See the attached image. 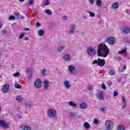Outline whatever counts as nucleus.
<instances>
[{
  "instance_id": "obj_40",
  "label": "nucleus",
  "mask_w": 130,
  "mask_h": 130,
  "mask_svg": "<svg viewBox=\"0 0 130 130\" xmlns=\"http://www.w3.org/2000/svg\"><path fill=\"white\" fill-rule=\"evenodd\" d=\"M118 95V92L117 91H114L113 96L114 97H116Z\"/></svg>"
},
{
  "instance_id": "obj_5",
  "label": "nucleus",
  "mask_w": 130,
  "mask_h": 130,
  "mask_svg": "<svg viewBox=\"0 0 130 130\" xmlns=\"http://www.w3.org/2000/svg\"><path fill=\"white\" fill-rule=\"evenodd\" d=\"M75 33H76V26H75V24H71L70 26L68 34L69 35H72L75 34Z\"/></svg>"
},
{
  "instance_id": "obj_52",
  "label": "nucleus",
  "mask_w": 130,
  "mask_h": 130,
  "mask_svg": "<svg viewBox=\"0 0 130 130\" xmlns=\"http://www.w3.org/2000/svg\"><path fill=\"white\" fill-rule=\"evenodd\" d=\"M11 67L12 69H15V64H11Z\"/></svg>"
},
{
  "instance_id": "obj_42",
  "label": "nucleus",
  "mask_w": 130,
  "mask_h": 130,
  "mask_svg": "<svg viewBox=\"0 0 130 130\" xmlns=\"http://www.w3.org/2000/svg\"><path fill=\"white\" fill-rule=\"evenodd\" d=\"M93 122L95 124H98V120L97 119H94Z\"/></svg>"
},
{
  "instance_id": "obj_53",
  "label": "nucleus",
  "mask_w": 130,
  "mask_h": 130,
  "mask_svg": "<svg viewBox=\"0 0 130 130\" xmlns=\"http://www.w3.org/2000/svg\"><path fill=\"white\" fill-rule=\"evenodd\" d=\"M6 32H7V30H4L2 31V33H3V34H5V33H6Z\"/></svg>"
},
{
  "instance_id": "obj_37",
  "label": "nucleus",
  "mask_w": 130,
  "mask_h": 130,
  "mask_svg": "<svg viewBox=\"0 0 130 130\" xmlns=\"http://www.w3.org/2000/svg\"><path fill=\"white\" fill-rule=\"evenodd\" d=\"M100 110L102 112H105L106 111V108H100Z\"/></svg>"
},
{
  "instance_id": "obj_43",
  "label": "nucleus",
  "mask_w": 130,
  "mask_h": 130,
  "mask_svg": "<svg viewBox=\"0 0 130 130\" xmlns=\"http://www.w3.org/2000/svg\"><path fill=\"white\" fill-rule=\"evenodd\" d=\"M14 15L16 16V17H17V18H19L20 14L18 13H14Z\"/></svg>"
},
{
  "instance_id": "obj_56",
  "label": "nucleus",
  "mask_w": 130,
  "mask_h": 130,
  "mask_svg": "<svg viewBox=\"0 0 130 130\" xmlns=\"http://www.w3.org/2000/svg\"><path fill=\"white\" fill-rule=\"evenodd\" d=\"M126 69V66H124V70H125Z\"/></svg>"
},
{
  "instance_id": "obj_47",
  "label": "nucleus",
  "mask_w": 130,
  "mask_h": 130,
  "mask_svg": "<svg viewBox=\"0 0 130 130\" xmlns=\"http://www.w3.org/2000/svg\"><path fill=\"white\" fill-rule=\"evenodd\" d=\"M63 20H68V19H69V17H68V16H64L63 17Z\"/></svg>"
},
{
  "instance_id": "obj_39",
  "label": "nucleus",
  "mask_w": 130,
  "mask_h": 130,
  "mask_svg": "<svg viewBox=\"0 0 130 130\" xmlns=\"http://www.w3.org/2000/svg\"><path fill=\"white\" fill-rule=\"evenodd\" d=\"M13 77H18V76H20V73L17 72L16 73L13 74Z\"/></svg>"
},
{
  "instance_id": "obj_44",
  "label": "nucleus",
  "mask_w": 130,
  "mask_h": 130,
  "mask_svg": "<svg viewBox=\"0 0 130 130\" xmlns=\"http://www.w3.org/2000/svg\"><path fill=\"white\" fill-rule=\"evenodd\" d=\"M9 20H15V16H10Z\"/></svg>"
},
{
  "instance_id": "obj_51",
  "label": "nucleus",
  "mask_w": 130,
  "mask_h": 130,
  "mask_svg": "<svg viewBox=\"0 0 130 130\" xmlns=\"http://www.w3.org/2000/svg\"><path fill=\"white\" fill-rule=\"evenodd\" d=\"M88 90H92V89H93V86H88Z\"/></svg>"
},
{
  "instance_id": "obj_12",
  "label": "nucleus",
  "mask_w": 130,
  "mask_h": 130,
  "mask_svg": "<svg viewBox=\"0 0 130 130\" xmlns=\"http://www.w3.org/2000/svg\"><path fill=\"white\" fill-rule=\"evenodd\" d=\"M63 84L66 89H70V88L71 87V84L70 83V81H69V80H64L63 82Z\"/></svg>"
},
{
  "instance_id": "obj_63",
  "label": "nucleus",
  "mask_w": 130,
  "mask_h": 130,
  "mask_svg": "<svg viewBox=\"0 0 130 130\" xmlns=\"http://www.w3.org/2000/svg\"><path fill=\"white\" fill-rule=\"evenodd\" d=\"M31 106V105L30 106Z\"/></svg>"
},
{
  "instance_id": "obj_34",
  "label": "nucleus",
  "mask_w": 130,
  "mask_h": 130,
  "mask_svg": "<svg viewBox=\"0 0 130 130\" xmlns=\"http://www.w3.org/2000/svg\"><path fill=\"white\" fill-rule=\"evenodd\" d=\"M88 14H89L90 17H95V13H93V12H90V11L88 12Z\"/></svg>"
},
{
  "instance_id": "obj_16",
  "label": "nucleus",
  "mask_w": 130,
  "mask_h": 130,
  "mask_svg": "<svg viewBox=\"0 0 130 130\" xmlns=\"http://www.w3.org/2000/svg\"><path fill=\"white\" fill-rule=\"evenodd\" d=\"M10 89V85L9 84H5L3 87V91L5 93L8 92Z\"/></svg>"
},
{
  "instance_id": "obj_41",
  "label": "nucleus",
  "mask_w": 130,
  "mask_h": 130,
  "mask_svg": "<svg viewBox=\"0 0 130 130\" xmlns=\"http://www.w3.org/2000/svg\"><path fill=\"white\" fill-rule=\"evenodd\" d=\"M24 36H25V35L24 34H21V35H19V38L20 39H22V38H23V37H24Z\"/></svg>"
},
{
  "instance_id": "obj_7",
  "label": "nucleus",
  "mask_w": 130,
  "mask_h": 130,
  "mask_svg": "<svg viewBox=\"0 0 130 130\" xmlns=\"http://www.w3.org/2000/svg\"><path fill=\"white\" fill-rule=\"evenodd\" d=\"M11 123L8 122H6L4 120H0V125L1 126H3L5 128H9V127L10 126Z\"/></svg>"
},
{
  "instance_id": "obj_58",
  "label": "nucleus",
  "mask_w": 130,
  "mask_h": 130,
  "mask_svg": "<svg viewBox=\"0 0 130 130\" xmlns=\"http://www.w3.org/2000/svg\"><path fill=\"white\" fill-rule=\"evenodd\" d=\"M28 37L25 38V40H28Z\"/></svg>"
},
{
  "instance_id": "obj_3",
  "label": "nucleus",
  "mask_w": 130,
  "mask_h": 130,
  "mask_svg": "<svg viewBox=\"0 0 130 130\" xmlns=\"http://www.w3.org/2000/svg\"><path fill=\"white\" fill-rule=\"evenodd\" d=\"M105 125L107 129H112L113 128V122L110 120H108L105 122Z\"/></svg>"
},
{
  "instance_id": "obj_10",
  "label": "nucleus",
  "mask_w": 130,
  "mask_h": 130,
  "mask_svg": "<svg viewBox=\"0 0 130 130\" xmlns=\"http://www.w3.org/2000/svg\"><path fill=\"white\" fill-rule=\"evenodd\" d=\"M63 59L64 61L69 62L72 60V57L69 54H64L63 55Z\"/></svg>"
},
{
  "instance_id": "obj_24",
  "label": "nucleus",
  "mask_w": 130,
  "mask_h": 130,
  "mask_svg": "<svg viewBox=\"0 0 130 130\" xmlns=\"http://www.w3.org/2000/svg\"><path fill=\"white\" fill-rule=\"evenodd\" d=\"M47 70H46V69L44 68V69H43L41 73L42 75V76H43L44 77H45V76H46V72H47Z\"/></svg>"
},
{
  "instance_id": "obj_23",
  "label": "nucleus",
  "mask_w": 130,
  "mask_h": 130,
  "mask_svg": "<svg viewBox=\"0 0 130 130\" xmlns=\"http://www.w3.org/2000/svg\"><path fill=\"white\" fill-rule=\"evenodd\" d=\"M16 100L18 102H22L23 101V97L21 95H18L16 97Z\"/></svg>"
},
{
  "instance_id": "obj_20",
  "label": "nucleus",
  "mask_w": 130,
  "mask_h": 130,
  "mask_svg": "<svg viewBox=\"0 0 130 130\" xmlns=\"http://www.w3.org/2000/svg\"><path fill=\"white\" fill-rule=\"evenodd\" d=\"M83 126L85 129H90V124H89L87 122H85L83 123Z\"/></svg>"
},
{
  "instance_id": "obj_19",
  "label": "nucleus",
  "mask_w": 130,
  "mask_h": 130,
  "mask_svg": "<svg viewBox=\"0 0 130 130\" xmlns=\"http://www.w3.org/2000/svg\"><path fill=\"white\" fill-rule=\"evenodd\" d=\"M76 67L74 66H70L69 67V71L70 74H74V71H75Z\"/></svg>"
},
{
  "instance_id": "obj_59",
  "label": "nucleus",
  "mask_w": 130,
  "mask_h": 130,
  "mask_svg": "<svg viewBox=\"0 0 130 130\" xmlns=\"http://www.w3.org/2000/svg\"><path fill=\"white\" fill-rule=\"evenodd\" d=\"M2 27H3V25H2L1 23H0V29H1V28H2Z\"/></svg>"
},
{
  "instance_id": "obj_13",
  "label": "nucleus",
  "mask_w": 130,
  "mask_h": 130,
  "mask_svg": "<svg viewBox=\"0 0 130 130\" xmlns=\"http://www.w3.org/2000/svg\"><path fill=\"white\" fill-rule=\"evenodd\" d=\"M97 98L100 100H104V95L103 94V92H99L97 95Z\"/></svg>"
},
{
  "instance_id": "obj_26",
  "label": "nucleus",
  "mask_w": 130,
  "mask_h": 130,
  "mask_svg": "<svg viewBox=\"0 0 130 130\" xmlns=\"http://www.w3.org/2000/svg\"><path fill=\"white\" fill-rule=\"evenodd\" d=\"M125 129V127L123 125H119L118 126V130H124Z\"/></svg>"
},
{
  "instance_id": "obj_33",
  "label": "nucleus",
  "mask_w": 130,
  "mask_h": 130,
  "mask_svg": "<svg viewBox=\"0 0 130 130\" xmlns=\"http://www.w3.org/2000/svg\"><path fill=\"white\" fill-rule=\"evenodd\" d=\"M15 88H17V89H21L22 88V86L20 84H16L15 85Z\"/></svg>"
},
{
  "instance_id": "obj_21",
  "label": "nucleus",
  "mask_w": 130,
  "mask_h": 130,
  "mask_svg": "<svg viewBox=\"0 0 130 130\" xmlns=\"http://www.w3.org/2000/svg\"><path fill=\"white\" fill-rule=\"evenodd\" d=\"M95 5L96 7H99V8H101L102 7V1L101 0H96L95 2Z\"/></svg>"
},
{
  "instance_id": "obj_17",
  "label": "nucleus",
  "mask_w": 130,
  "mask_h": 130,
  "mask_svg": "<svg viewBox=\"0 0 130 130\" xmlns=\"http://www.w3.org/2000/svg\"><path fill=\"white\" fill-rule=\"evenodd\" d=\"M68 105L69 106H71V107H73V108H77V103L73 101L68 102Z\"/></svg>"
},
{
  "instance_id": "obj_28",
  "label": "nucleus",
  "mask_w": 130,
  "mask_h": 130,
  "mask_svg": "<svg viewBox=\"0 0 130 130\" xmlns=\"http://www.w3.org/2000/svg\"><path fill=\"white\" fill-rule=\"evenodd\" d=\"M76 115H77L74 112H71L69 113V116L70 117H76Z\"/></svg>"
},
{
  "instance_id": "obj_27",
  "label": "nucleus",
  "mask_w": 130,
  "mask_h": 130,
  "mask_svg": "<svg viewBox=\"0 0 130 130\" xmlns=\"http://www.w3.org/2000/svg\"><path fill=\"white\" fill-rule=\"evenodd\" d=\"M66 47L64 46H60L58 48V52H61V51H62L63 49H64V48Z\"/></svg>"
},
{
  "instance_id": "obj_38",
  "label": "nucleus",
  "mask_w": 130,
  "mask_h": 130,
  "mask_svg": "<svg viewBox=\"0 0 130 130\" xmlns=\"http://www.w3.org/2000/svg\"><path fill=\"white\" fill-rule=\"evenodd\" d=\"M33 4H34V1L33 0H29L28 4L30 6H32V5H33Z\"/></svg>"
},
{
  "instance_id": "obj_61",
  "label": "nucleus",
  "mask_w": 130,
  "mask_h": 130,
  "mask_svg": "<svg viewBox=\"0 0 130 130\" xmlns=\"http://www.w3.org/2000/svg\"><path fill=\"white\" fill-rule=\"evenodd\" d=\"M119 71H123V70L119 68Z\"/></svg>"
},
{
  "instance_id": "obj_60",
  "label": "nucleus",
  "mask_w": 130,
  "mask_h": 130,
  "mask_svg": "<svg viewBox=\"0 0 130 130\" xmlns=\"http://www.w3.org/2000/svg\"><path fill=\"white\" fill-rule=\"evenodd\" d=\"M2 111V106H0V112Z\"/></svg>"
},
{
  "instance_id": "obj_15",
  "label": "nucleus",
  "mask_w": 130,
  "mask_h": 130,
  "mask_svg": "<svg viewBox=\"0 0 130 130\" xmlns=\"http://www.w3.org/2000/svg\"><path fill=\"white\" fill-rule=\"evenodd\" d=\"M122 32H123V33H125V34H127V33H128L130 31V28L129 27H122L121 29Z\"/></svg>"
},
{
  "instance_id": "obj_48",
  "label": "nucleus",
  "mask_w": 130,
  "mask_h": 130,
  "mask_svg": "<svg viewBox=\"0 0 130 130\" xmlns=\"http://www.w3.org/2000/svg\"><path fill=\"white\" fill-rule=\"evenodd\" d=\"M36 26H37V27H40V26H41V24L40 23H39V22H37V23H36Z\"/></svg>"
},
{
  "instance_id": "obj_54",
  "label": "nucleus",
  "mask_w": 130,
  "mask_h": 130,
  "mask_svg": "<svg viewBox=\"0 0 130 130\" xmlns=\"http://www.w3.org/2000/svg\"><path fill=\"white\" fill-rule=\"evenodd\" d=\"M87 16H83V19H87Z\"/></svg>"
},
{
  "instance_id": "obj_62",
  "label": "nucleus",
  "mask_w": 130,
  "mask_h": 130,
  "mask_svg": "<svg viewBox=\"0 0 130 130\" xmlns=\"http://www.w3.org/2000/svg\"><path fill=\"white\" fill-rule=\"evenodd\" d=\"M1 55H2V54H1V53H0V56H1Z\"/></svg>"
},
{
  "instance_id": "obj_1",
  "label": "nucleus",
  "mask_w": 130,
  "mask_h": 130,
  "mask_svg": "<svg viewBox=\"0 0 130 130\" xmlns=\"http://www.w3.org/2000/svg\"><path fill=\"white\" fill-rule=\"evenodd\" d=\"M98 54L99 56L106 57L109 54V50L104 44H100L98 45Z\"/></svg>"
},
{
  "instance_id": "obj_6",
  "label": "nucleus",
  "mask_w": 130,
  "mask_h": 130,
  "mask_svg": "<svg viewBox=\"0 0 130 130\" xmlns=\"http://www.w3.org/2000/svg\"><path fill=\"white\" fill-rule=\"evenodd\" d=\"M87 52L88 55L93 56L95 55V53H96V51L95 50V48L92 47H89L87 48Z\"/></svg>"
},
{
  "instance_id": "obj_29",
  "label": "nucleus",
  "mask_w": 130,
  "mask_h": 130,
  "mask_svg": "<svg viewBox=\"0 0 130 130\" xmlns=\"http://www.w3.org/2000/svg\"><path fill=\"white\" fill-rule=\"evenodd\" d=\"M109 75H110V76H115V71H114V70H110L109 72Z\"/></svg>"
},
{
  "instance_id": "obj_55",
  "label": "nucleus",
  "mask_w": 130,
  "mask_h": 130,
  "mask_svg": "<svg viewBox=\"0 0 130 130\" xmlns=\"http://www.w3.org/2000/svg\"><path fill=\"white\" fill-rule=\"evenodd\" d=\"M24 30H25V31H29V28H24Z\"/></svg>"
},
{
  "instance_id": "obj_18",
  "label": "nucleus",
  "mask_w": 130,
  "mask_h": 130,
  "mask_svg": "<svg viewBox=\"0 0 130 130\" xmlns=\"http://www.w3.org/2000/svg\"><path fill=\"white\" fill-rule=\"evenodd\" d=\"M80 109H86L88 107V105L86 103H82L79 105Z\"/></svg>"
},
{
  "instance_id": "obj_30",
  "label": "nucleus",
  "mask_w": 130,
  "mask_h": 130,
  "mask_svg": "<svg viewBox=\"0 0 130 130\" xmlns=\"http://www.w3.org/2000/svg\"><path fill=\"white\" fill-rule=\"evenodd\" d=\"M126 52V49H123L121 51L119 52V54H124Z\"/></svg>"
},
{
  "instance_id": "obj_35",
  "label": "nucleus",
  "mask_w": 130,
  "mask_h": 130,
  "mask_svg": "<svg viewBox=\"0 0 130 130\" xmlns=\"http://www.w3.org/2000/svg\"><path fill=\"white\" fill-rule=\"evenodd\" d=\"M122 102L123 104H126V101H125V98L124 96H122Z\"/></svg>"
},
{
  "instance_id": "obj_49",
  "label": "nucleus",
  "mask_w": 130,
  "mask_h": 130,
  "mask_svg": "<svg viewBox=\"0 0 130 130\" xmlns=\"http://www.w3.org/2000/svg\"><path fill=\"white\" fill-rule=\"evenodd\" d=\"M90 5H93L94 4V0H89Z\"/></svg>"
},
{
  "instance_id": "obj_2",
  "label": "nucleus",
  "mask_w": 130,
  "mask_h": 130,
  "mask_svg": "<svg viewBox=\"0 0 130 130\" xmlns=\"http://www.w3.org/2000/svg\"><path fill=\"white\" fill-rule=\"evenodd\" d=\"M47 114L49 118H55L56 117V110L53 108H50L48 109Z\"/></svg>"
},
{
  "instance_id": "obj_9",
  "label": "nucleus",
  "mask_w": 130,
  "mask_h": 130,
  "mask_svg": "<svg viewBox=\"0 0 130 130\" xmlns=\"http://www.w3.org/2000/svg\"><path fill=\"white\" fill-rule=\"evenodd\" d=\"M106 42L109 44H114L115 43V38L114 37H110L107 39Z\"/></svg>"
},
{
  "instance_id": "obj_22",
  "label": "nucleus",
  "mask_w": 130,
  "mask_h": 130,
  "mask_svg": "<svg viewBox=\"0 0 130 130\" xmlns=\"http://www.w3.org/2000/svg\"><path fill=\"white\" fill-rule=\"evenodd\" d=\"M118 8V3L116 2L113 3L111 6V8L115 10V9H117Z\"/></svg>"
},
{
  "instance_id": "obj_45",
  "label": "nucleus",
  "mask_w": 130,
  "mask_h": 130,
  "mask_svg": "<svg viewBox=\"0 0 130 130\" xmlns=\"http://www.w3.org/2000/svg\"><path fill=\"white\" fill-rule=\"evenodd\" d=\"M107 84L108 86H111V85H112V82L109 81L107 83Z\"/></svg>"
},
{
  "instance_id": "obj_11",
  "label": "nucleus",
  "mask_w": 130,
  "mask_h": 130,
  "mask_svg": "<svg viewBox=\"0 0 130 130\" xmlns=\"http://www.w3.org/2000/svg\"><path fill=\"white\" fill-rule=\"evenodd\" d=\"M50 82H49L47 80H45L44 81V88L45 90L48 89V88H49V87L50 86Z\"/></svg>"
},
{
  "instance_id": "obj_25",
  "label": "nucleus",
  "mask_w": 130,
  "mask_h": 130,
  "mask_svg": "<svg viewBox=\"0 0 130 130\" xmlns=\"http://www.w3.org/2000/svg\"><path fill=\"white\" fill-rule=\"evenodd\" d=\"M45 12L47 15H52V11L49 9H46Z\"/></svg>"
},
{
  "instance_id": "obj_32",
  "label": "nucleus",
  "mask_w": 130,
  "mask_h": 130,
  "mask_svg": "<svg viewBox=\"0 0 130 130\" xmlns=\"http://www.w3.org/2000/svg\"><path fill=\"white\" fill-rule=\"evenodd\" d=\"M50 4V1L49 0H44L45 6H48Z\"/></svg>"
},
{
  "instance_id": "obj_4",
  "label": "nucleus",
  "mask_w": 130,
  "mask_h": 130,
  "mask_svg": "<svg viewBox=\"0 0 130 130\" xmlns=\"http://www.w3.org/2000/svg\"><path fill=\"white\" fill-rule=\"evenodd\" d=\"M92 63H97V64L99 65V67H104V65L105 64V60L99 58L98 60H95L94 61H93Z\"/></svg>"
},
{
  "instance_id": "obj_36",
  "label": "nucleus",
  "mask_w": 130,
  "mask_h": 130,
  "mask_svg": "<svg viewBox=\"0 0 130 130\" xmlns=\"http://www.w3.org/2000/svg\"><path fill=\"white\" fill-rule=\"evenodd\" d=\"M24 130H31V127L30 126H25Z\"/></svg>"
},
{
  "instance_id": "obj_46",
  "label": "nucleus",
  "mask_w": 130,
  "mask_h": 130,
  "mask_svg": "<svg viewBox=\"0 0 130 130\" xmlns=\"http://www.w3.org/2000/svg\"><path fill=\"white\" fill-rule=\"evenodd\" d=\"M102 88H103L104 90H105V89H106V86L105 85V84H102Z\"/></svg>"
},
{
  "instance_id": "obj_50",
  "label": "nucleus",
  "mask_w": 130,
  "mask_h": 130,
  "mask_svg": "<svg viewBox=\"0 0 130 130\" xmlns=\"http://www.w3.org/2000/svg\"><path fill=\"white\" fill-rule=\"evenodd\" d=\"M125 107H126V104H123L122 108L124 109V108H125Z\"/></svg>"
},
{
  "instance_id": "obj_57",
  "label": "nucleus",
  "mask_w": 130,
  "mask_h": 130,
  "mask_svg": "<svg viewBox=\"0 0 130 130\" xmlns=\"http://www.w3.org/2000/svg\"><path fill=\"white\" fill-rule=\"evenodd\" d=\"M19 2H21L22 3H23V2H24V0H18Z\"/></svg>"
},
{
  "instance_id": "obj_14",
  "label": "nucleus",
  "mask_w": 130,
  "mask_h": 130,
  "mask_svg": "<svg viewBox=\"0 0 130 130\" xmlns=\"http://www.w3.org/2000/svg\"><path fill=\"white\" fill-rule=\"evenodd\" d=\"M32 72H33V68L32 67H28L26 69V73L28 75H29V76H31L32 74Z\"/></svg>"
},
{
  "instance_id": "obj_8",
  "label": "nucleus",
  "mask_w": 130,
  "mask_h": 130,
  "mask_svg": "<svg viewBox=\"0 0 130 130\" xmlns=\"http://www.w3.org/2000/svg\"><path fill=\"white\" fill-rule=\"evenodd\" d=\"M42 86V82L40 79H37L35 82V87L37 88V89H40L41 86Z\"/></svg>"
},
{
  "instance_id": "obj_31",
  "label": "nucleus",
  "mask_w": 130,
  "mask_h": 130,
  "mask_svg": "<svg viewBox=\"0 0 130 130\" xmlns=\"http://www.w3.org/2000/svg\"><path fill=\"white\" fill-rule=\"evenodd\" d=\"M44 35V31H43V30H39V36H42Z\"/></svg>"
}]
</instances>
